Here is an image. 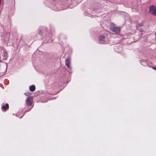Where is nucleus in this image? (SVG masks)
I'll list each match as a JSON object with an SVG mask.
<instances>
[{
  "mask_svg": "<svg viewBox=\"0 0 156 156\" xmlns=\"http://www.w3.org/2000/svg\"><path fill=\"white\" fill-rule=\"evenodd\" d=\"M149 13L153 16H156V6L151 5L149 7Z\"/></svg>",
  "mask_w": 156,
  "mask_h": 156,
  "instance_id": "nucleus-1",
  "label": "nucleus"
},
{
  "mask_svg": "<svg viewBox=\"0 0 156 156\" xmlns=\"http://www.w3.org/2000/svg\"><path fill=\"white\" fill-rule=\"evenodd\" d=\"M111 29L112 31L116 33H119L120 31V28L119 27H115L114 25H112L111 26Z\"/></svg>",
  "mask_w": 156,
  "mask_h": 156,
  "instance_id": "nucleus-2",
  "label": "nucleus"
},
{
  "mask_svg": "<svg viewBox=\"0 0 156 156\" xmlns=\"http://www.w3.org/2000/svg\"><path fill=\"white\" fill-rule=\"evenodd\" d=\"M99 42L101 43H105L106 42L105 37L103 36L102 35L99 37Z\"/></svg>",
  "mask_w": 156,
  "mask_h": 156,
  "instance_id": "nucleus-3",
  "label": "nucleus"
},
{
  "mask_svg": "<svg viewBox=\"0 0 156 156\" xmlns=\"http://www.w3.org/2000/svg\"><path fill=\"white\" fill-rule=\"evenodd\" d=\"M32 98L31 97H28L26 100V102L28 105H31L32 103Z\"/></svg>",
  "mask_w": 156,
  "mask_h": 156,
  "instance_id": "nucleus-4",
  "label": "nucleus"
},
{
  "mask_svg": "<svg viewBox=\"0 0 156 156\" xmlns=\"http://www.w3.org/2000/svg\"><path fill=\"white\" fill-rule=\"evenodd\" d=\"M70 59L69 58H68L65 61V63L68 68H70Z\"/></svg>",
  "mask_w": 156,
  "mask_h": 156,
  "instance_id": "nucleus-5",
  "label": "nucleus"
},
{
  "mask_svg": "<svg viewBox=\"0 0 156 156\" xmlns=\"http://www.w3.org/2000/svg\"><path fill=\"white\" fill-rule=\"evenodd\" d=\"M35 86L34 85H32L30 87V90L31 91H34L35 90Z\"/></svg>",
  "mask_w": 156,
  "mask_h": 156,
  "instance_id": "nucleus-6",
  "label": "nucleus"
},
{
  "mask_svg": "<svg viewBox=\"0 0 156 156\" xmlns=\"http://www.w3.org/2000/svg\"><path fill=\"white\" fill-rule=\"evenodd\" d=\"M9 105L8 104H6L5 105H3L2 106V108L4 110H6L7 108H9Z\"/></svg>",
  "mask_w": 156,
  "mask_h": 156,
  "instance_id": "nucleus-7",
  "label": "nucleus"
},
{
  "mask_svg": "<svg viewBox=\"0 0 156 156\" xmlns=\"http://www.w3.org/2000/svg\"><path fill=\"white\" fill-rule=\"evenodd\" d=\"M143 25V24L142 23L138 24L137 25V27H140L142 26Z\"/></svg>",
  "mask_w": 156,
  "mask_h": 156,
  "instance_id": "nucleus-8",
  "label": "nucleus"
},
{
  "mask_svg": "<svg viewBox=\"0 0 156 156\" xmlns=\"http://www.w3.org/2000/svg\"><path fill=\"white\" fill-rule=\"evenodd\" d=\"M4 52L5 53L4 55L5 56V58L6 59V58L7 57V53L6 52Z\"/></svg>",
  "mask_w": 156,
  "mask_h": 156,
  "instance_id": "nucleus-9",
  "label": "nucleus"
},
{
  "mask_svg": "<svg viewBox=\"0 0 156 156\" xmlns=\"http://www.w3.org/2000/svg\"><path fill=\"white\" fill-rule=\"evenodd\" d=\"M152 68L156 71V67H152Z\"/></svg>",
  "mask_w": 156,
  "mask_h": 156,
  "instance_id": "nucleus-10",
  "label": "nucleus"
}]
</instances>
